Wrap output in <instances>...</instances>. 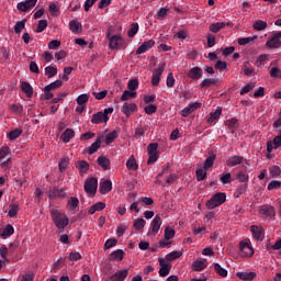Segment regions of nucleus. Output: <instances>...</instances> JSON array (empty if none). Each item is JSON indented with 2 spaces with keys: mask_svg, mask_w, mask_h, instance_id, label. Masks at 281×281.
<instances>
[{
  "mask_svg": "<svg viewBox=\"0 0 281 281\" xmlns=\"http://www.w3.org/2000/svg\"><path fill=\"white\" fill-rule=\"evenodd\" d=\"M50 216L53 220V223L57 229H65L67 225H69V217L67 215L56 209L50 210Z\"/></svg>",
  "mask_w": 281,
  "mask_h": 281,
  "instance_id": "obj_1",
  "label": "nucleus"
},
{
  "mask_svg": "<svg viewBox=\"0 0 281 281\" xmlns=\"http://www.w3.org/2000/svg\"><path fill=\"white\" fill-rule=\"evenodd\" d=\"M227 201V194L217 192L206 202L207 210H214Z\"/></svg>",
  "mask_w": 281,
  "mask_h": 281,
  "instance_id": "obj_2",
  "label": "nucleus"
},
{
  "mask_svg": "<svg viewBox=\"0 0 281 281\" xmlns=\"http://www.w3.org/2000/svg\"><path fill=\"white\" fill-rule=\"evenodd\" d=\"M268 49H278L281 47V31L272 33V35L266 42Z\"/></svg>",
  "mask_w": 281,
  "mask_h": 281,
  "instance_id": "obj_3",
  "label": "nucleus"
},
{
  "mask_svg": "<svg viewBox=\"0 0 281 281\" xmlns=\"http://www.w3.org/2000/svg\"><path fill=\"white\" fill-rule=\"evenodd\" d=\"M157 148H159V145L157 143H151L147 146V153L149 155L148 158V166H153L159 159V151H157Z\"/></svg>",
  "mask_w": 281,
  "mask_h": 281,
  "instance_id": "obj_4",
  "label": "nucleus"
},
{
  "mask_svg": "<svg viewBox=\"0 0 281 281\" xmlns=\"http://www.w3.org/2000/svg\"><path fill=\"white\" fill-rule=\"evenodd\" d=\"M83 190L90 196H95V192H98V178H90L86 180Z\"/></svg>",
  "mask_w": 281,
  "mask_h": 281,
  "instance_id": "obj_5",
  "label": "nucleus"
},
{
  "mask_svg": "<svg viewBox=\"0 0 281 281\" xmlns=\"http://www.w3.org/2000/svg\"><path fill=\"white\" fill-rule=\"evenodd\" d=\"M166 69V64H161L158 68H156L151 76V85L153 87H159V82H161V76Z\"/></svg>",
  "mask_w": 281,
  "mask_h": 281,
  "instance_id": "obj_6",
  "label": "nucleus"
},
{
  "mask_svg": "<svg viewBox=\"0 0 281 281\" xmlns=\"http://www.w3.org/2000/svg\"><path fill=\"white\" fill-rule=\"evenodd\" d=\"M239 250H240V256L243 258H251V256H254V248L249 246V243L247 241L239 243Z\"/></svg>",
  "mask_w": 281,
  "mask_h": 281,
  "instance_id": "obj_7",
  "label": "nucleus"
},
{
  "mask_svg": "<svg viewBox=\"0 0 281 281\" xmlns=\"http://www.w3.org/2000/svg\"><path fill=\"white\" fill-rule=\"evenodd\" d=\"M259 214L263 216V218H273L276 216V209L269 204H265L260 206Z\"/></svg>",
  "mask_w": 281,
  "mask_h": 281,
  "instance_id": "obj_8",
  "label": "nucleus"
},
{
  "mask_svg": "<svg viewBox=\"0 0 281 281\" xmlns=\"http://www.w3.org/2000/svg\"><path fill=\"white\" fill-rule=\"evenodd\" d=\"M158 262L160 265L159 277L166 278V276H170V265L166 262V259L159 258Z\"/></svg>",
  "mask_w": 281,
  "mask_h": 281,
  "instance_id": "obj_9",
  "label": "nucleus"
},
{
  "mask_svg": "<svg viewBox=\"0 0 281 281\" xmlns=\"http://www.w3.org/2000/svg\"><path fill=\"white\" fill-rule=\"evenodd\" d=\"M121 111L124 115H126V117H131L132 113L137 111V104L125 102L123 103Z\"/></svg>",
  "mask_w": 281,
  "mask_h": 281,
  "instance_id": "obj_10",
  "label": "nucleus"
},
{
  "mask_svg": "<svg viewBox=\"0 0 281 281\" xmlns=\"http://www.w3.org/2000/svg\"><path fill=\"white\" fill-rule=\"evenodd\" d=\"M187 76L191 80H200V78H203V69L201 67H193L189 70Z\"/></svg>",
  "mask_w": 281,
  "mask_h": 281,
  "instance_id": "obj_11",
  "label": "nucleus"
},
{
  "mask_svg": "<svg viewBox=\"0 0 281 281\" xmlns=\"http://www.w3.org/2000/svg\"><path fill=\"white\" fill-rule=\"evenodd\" d=\"M153 47H155V41L154 40L146 41L136 49V54L137 55L146 54V52H148V49H153Z\"/></svg>",
  "mask_w": 281,
  "mask_h": 281,
  "instance_id": "obj_12",
  "label": "nucleus"
},
{
  "mask_svg": "<svg viewBox=\"0 0 281 281\" xmlns=\"http://www.w3.org/2000/svg\"><path fill=\"white\" fill-rule=\"evenodd\" d=\"M196 109H201V103L194 102V103L189 104L187 108H184L181 111L182 117H188V115H191V113H194V111H196Z\"/></svg>",
  "mask_w": 281,
  "mask_h": 281,
  "instance_id": "obj_13",
  "label": "nucleus"
},
{
  "mask_svg": "<svg viewBox=\"0 0 281 281\" xmlns=\"http://www.w3.org/2000/svg\"><path fill=\"white\" fill-rule=\"evenodd\" d=\"M159 229H161V216L156 215L151 221V234L157 236V234H159Z\"/></svg>",
  "mask_w": 281,
  "mask_h": 281,
  "instance_id": "obj_14",
  "label": "nucleus"
},
{
  "mask_svg": "<svg viewBox=\"0 0 281 281\" xmlns=\"http://www.w3.org/2000/svg\"><path fill=\"white\" fill-rule=\"evenodd\" d=\"M244 160L245 158L243 156H232L226 160V166L234 168L235 166H240Z\"/></svg>",
  "mask_w": 281,
  "mask_h": 281,
  "instance_id": "obj_15",
  "label": "nucleus"
},
{
  "mask_svg": "<svg viewBox=\"0 0 281 281\" xmlns=\"http://www.w3.org/2000/svg\"><path fill=\"white\" fill-rule=\"evenodd\" d=\"M128 278V270H119L110 277L111 281H124Z\"/></svg>",
  "mask_w": 281,
  "mask_h": 281,
  "instance_id": "obj_16",
  "label": "nucleus"
},
{
  "mask_svg": "<svg viewBox=\"0 0 281 281\" xmlns=\"http://www.w3.org/2000/svg\"><path fill=\"white\" fill-rule=\"evenodd\" d=\"M99 190L102 194H109V192L113 190V182H111V180H104L103 182H100Z\"/></svg>",
  "mask_w": 281,
  "mask_h": 281,
  "instance_id": "obj_17",
  "label": "nucleus"
},
{
  "mask_svg": "<svg viewBox=\"0 0 281 281\" xmlns=\"http://www.w3.org/2000/svg\"><path fill=\"white\" fill-rule=\"evenodd\" d=\"M65 196H67V193L65 192V189L54 188L49 192V199H65Z\"/></svg>",
  "mask_w": 281,
  "mask_h": 281,
  "instance_id": "obj_18",
  "label": "nucleus"
},
{
  "mask_svg": "<svg viewBox=\"0 0 281 281\" xmlns=\"http://www.w3.org/2000/svg\"><path fill=\"white\" fill-rule=\"evenodd\" d=\"M74 137H76V132H74V130H71V128H67L60 135V139H63V142H65V144H69V142H71V139H74Z\"/></svg>",
  "mask_w": 281,
  "mask_h": 281,
  "instance_id": "obj_19",
  "label": "nucleus"
},
{
  "mask_svg": "<svg viewBox=\"0 0 281 281\" xmlns=\"http://www.w3.org/2000/svg\"><path fill=\"white\" fill-rule=\"evenodd\" d=\"M69 30L72 34H80L82 32V23L78 22V20H71L69 22Z\"/></svg>",
  "mask_w": 281,
  "mask_h": 281,
  "instance_id": "obj_20",
  "label": "nucleus"
},
{
  "mask_svg": "<svg viewBox=\"0 0 281 281\" xmlns=\"http://www.w3.org/2000/svg\"><path fill=\"white\" fill-rule=\"evenodd\" d=\"M21 90L26 94V98H32V95H34V88H32V85L27 81L21 83Z\"/></svg>",
  "mask_w": 281,
  "mask_h": 281,
  "instance_id": "obj_21",
  "label": "nucleus"
},
{
  "mask_svg": "<svg viewBox=\"0 0 281 281\" xmlns=\"http://www.w3.org/2000/svg\"><path fill=\"white\" fill-rule=\"evenodd\" d=\"M117 137H120V130H114V131L110 132L105 136V144L108 146H110V144H113L115 142V139H117Z\"/></svg>",
  "mask_w": 281,
  "mask_h": 281,
  "instance_id": "obj_22",
  "label": "nucleus"
},
{
  "mask_svg": "<svg viewBox=\"0 0 281 281\" xmlns=\"http://www.w3.org/2000/svg\"><path fill=\"white\" fill-rule=\"evenodd\" d=\"M109 116H105L103 112H98L92 115L91 122L92 124H102V122H106Z\"/></svg>",
  "mask_w": 281,
  "mask_h": 281,
  "instance_id": "obj_23",
  "label": "nucleus"
},
{
  "mask_svg": "<svg viewBox=\"0 0 281 281\" xmlns=\"http://www.w3.org/2000/svg\"><path fill=\"white\" fill-rule=\"evenodd\" d=\"M109 42H110L109 43L110 49H117V47H120V43H122V36L112 35V37H110Z\"/></svg>",
  "mask_w": 281,
  "mask_h": 281,
  "instance_id": "obj_24",
  "label": "nucleus"
},
{
  "mask_svg": "<svg viewBox=\"0 0 281 281\" xmlns=\"http://www.w3.org/2000/svg\"><path fill=\"white\" fill-rule=\"evenodd\" d=\"M76 168L79 170V175L83 176L89 170V162L86 160H78Z\"/></svg>",
  "mask_w": 281,
  "mask_h": 281,
  "instance_id": "obj_25",
  "label": "nucleus"
},
{
  "mask_svg": "<svg viewBox=\"0 0 281 281\" xmlns=\"http://www.w3.org/2000/svg\"><path fill=\"white\" fill-rule=\"evenodd\" d=\"M21 135H23V130L15 128V130H12L11 132H9L7 134V137H8V139H10V142H14V140L19 139V137H21Z\"/></svg>",
  "mask_w": 281,
  "mask_h": 281,
  "instance_id": "obj_26",
  "label": "nucleus"
},
{
  "mask_svg": "<svg viewBox=\"0 0 281 281\" xmlns=\"http://www.w3.org/2000/svg\"><path fill=\"white\" fill-rule=\"evenodd\" d=\"M256 277H257L256 272H237V278L244 281L256 280Z\"/></svg>",
  "mask_w": 281,
  "mask_h": 281,
  "instance_id": "obj_27",
  "label": "nucleus"
},
{
  "mask_svg": "<svg viewBox=\"0 0 281 281\" xmlns=\"http://www.w3.org/2000/svg\"><path fill=\"white\" fill-rule=\"evenodd\" d=\"M98 165L103 168V170H111V160L104 156L98 158Z\"/></svg>",
  "mask_w": 281,
  "mask_h": 281,
  "instance_id": "obj_28",
  "label": "nucleus"
},
{
  "mask_svg": "<svg viewBox=\"0 0 281 281\" xmlns=\"http://www.w3.org/2000/svg\"><path fill=\"white\" fill-rule=\"evenodd\" d=\"M209 157L204 161V170H210L212 166H214V161L216 160V154H213L212 151L209 153Z\"/></svg>",
  "mask_w": 281,
  "mask_h": 281,
  "instance_id": "obj_29",
  "label": "nucleus"
},
{
  "mask_svg": "<svg viewBox=\"0 0 281 281\" xmlns=\"http://www.w3.org/2000/svg\"><path fill=\"white\" fill-rule=\"evenodd\" d=\"M225 25H227V23H225V22L212 23V24H210L209 30L213 34H218V31L223 30L225 27Z\"/></svg>",
  "mask_w": 281,
  "mask_h": 281,
  "instance_id": "obj_30",
  "label": "nucleus"
},
{
  "mask_svg": "<svg viewBox=\"0 0 281 281\" xmlns=\"http://www.w3.org/2000/svg\"><path fill=\"white\" fill-rule=\"evenodd\" d=\"M213 85H218V79H216V78L204 79L200 83V87H201V89H207V88L212 87Z\"/></svg>",
  "mask_w": 281,
  "mask_h": 281,
  "instance_id": "obj_31",
  "label": "nucleus"
},
{
  "mask_svg": "<svg viewBox=\"0 0 281 281\" xmlns=\"http://www.w3.org/2000/svg\"><path fill=\"white\" fill-rule=\"evenodd\" d=\"M102 146V139L99 137L94 143L88 148V155H93V153H98V149Z\"/></svg>",
  "mask_w": 281,
  "mask_h": 281,
  "instance_id": "obj_32",
  "label": "nucleus"
},
{
  "mask_svg": "<svg viewBox=\"0 0 281 281\" xmlns=\"http://www.w3.org/2000/svg\"><path fill=\"white\" fill-rule=\"evenodd\" d=\"M250 232H251L255 240H262V228H260L256 225H252L250 227Z\"/></svg>",
  "mask_w": 281,
  "mask_h": 281,
  "instance_id": "obj_33",
  "label": "nucleus"
},
{
  "mask_svg": "<svg viewBox=\"0 0 281 281\" xmlns=\"http://www.w3.org/2000/svg\"><path fill=\"white\" fill-rule=\"evenodd\" d=\"M252 27L257 32H262V31H265L266 27H269V24H267V22H265L262 20H257L254 22Z\"/></svg>",
  "mask_w": 281,
  "mask_h": 281,
  "instance_id": "obj_34",
  "label": "nucleus"
},
{
  "mask_svg": "<svg viewBox=\"0 0 281 281\" xmlns=\"http://www.w3.org/2000/svg\"><path fill=\"white\" fill-rule=\"evenodd\" d=\"M126 168L127 170H137L139 166L137 165V160L135 159V156H131L126 161Z\"/></svg>",
  "mask_w": 281,
  "mask_h": 281,
  "instance_id": "obj_35",
  "label": "nucleus"
},
{
  "mask_svg": "<svg viewBox=\"0 0 281 281\" xmlns=\"http://www.w3.org/2000/svg\"><path fill=\"white\" fill-rule=\"evenodd\" d=\"M195 177L198 181H205L207 179V170L204 167L196 169Z\"/></svg>",
  "mask_w": 281,
  "mask_h": 281,
  "instance_id": "obj_36",
  "label": "nucleus"
},
{
  "mask_svg": "<svg viewBox=\"0 0 281 281\" xmlns=\"http://www.w3.org/2000/svg\"><path fill=\"white\" fill-rule=\"evenodd\" d=\"M14 234V226L11 224L7 225L3 231L0 233V236L2 238H9V236H12Z\"/></svg>",
  "mask_w": 281,
  "mask_h": 281,
  "instance_id": "obj_37",
  "label": "nucleus"
},
{
  "mask_svg": "<svg viewBox=\"0 0 281 281\" xmlns=\"http://www.w3.org/2000/svg\"><path fill=\"white\" fill-rule=\"evenodd\" d=\"M221 113H223V109L217 108L215 112H211L210 117L207 119L209 124H212L213 122H216L218 117H221Z\"/></svg>",
  "mask_w": 281,
  "mask_h": 281,
  "instance_id": "obj_38",
  "label": "nucleus"
},
{
  "mask_svg": "<svg viewBox=\"0 0 281 281\" xmlns=\"http://www.w3.org/2000/svg\"><path fill=\"white\" fill-rule=\"evenodd\" d=\"M59 87H63V80H56L49 85H47L45 88H44V91H54L56 89H59Z\"/></svg>",
  "mask_w": 281,
  "mask_h": 281,
  "instance_id": "obj_39",
  "label": "nucleus"
},
{
  "mask_svg": "<svg viewBox=\"0 0 281 281\" xmlns=\"http://www.w3.org/2000/svg\"><path fill=\"white\" fill-rule=\"evenodd\" d=\"M110 260H124V250L117 249L111 252Z\"/></svg>",
  "mask_w": 281,
  "mask_h": 281,
  "instance_id": "obj_40",
  "label": "nucleus"
},
{
  "mask_svg": "<svg viewBox=\"0 0 281 281\" xmlns=\"http://www.w3.org/2000/svg\"><path fill=\"white\" fill-rule=\"evenodd\" d=\"M206 267L207 265H205V262L202 260H195L192 263V271H203Z\"/></svg>",
  "mask_w": 281,
  "mask_h": 281,
  "instance_id": "obj_41",
  "label": "nucleus"
},
{
  "mask_svg": "<svg viewBox=\"0 0 281 281\" xmlns=\"http://www.w3.org/2000/svg\"><path fill=\"white\" fill-rule=\"evenodd\" d=\"M131 98H137V92H133L132 90H125L121 95V102H126V100H131Z\"/></svg>",
  "mask_w": 281,
  "mask_h": 281,
  "instance_id": "obj_42",
  "label": "nucleus"
},
{
  "mask_svg": "<svg viewBox=\"0 0 281 281\" xmlns=\"http://www.w3.org/2000/svg\"><path fill=\"white\" fill-rule=\"evenodd\" d=\"M25 23H27V19H23L15 23V25H14L15 34H21V32H23V30H25Z\"/></svg>",
  "mask_w": 281,
  "mask_h": 281,
  "instance_id": "obj_43",
  "label": "nucleus"
},
{
  "mask_svg": "<svg viewBox=\"0 0 281 281\" xmlns=\"http://www.w3.org/2000/svg\"><path fill=\"white\" fill-rule=\"evenodd\" d=\"M137 32H139V24L132 23L130 30L127 31L128 38H134Z\"/></svg>",
  "mask_w": 281,
  "mask_h": 281,
  "instance_id": "obj_44",
  "label": "nucleus"
},
{
  "mask_svg": "<svg viewBox=\"0 0 281 281\" xmlns=\"http://www.w3.org/2000/svg\"><path fill=\"white\" fill-rule=\"evenodd\" d=\"M181 256H182L181 251L173 250L168 255H166V260L167 262H172V260H177V258H181Z\"/></svg>",
  "mask_w": 281,
  "mask_h": 281,
  "instance_id": "obj_45",
  "label": "nucleus"
},
{
  "mask_svg": "<svg viewBox=\"0 0 281 281\" xmlns=\"http://www.w3.org/2000/svg\"><path fill=\"white\" fill-rule=\"evenodd\" d=\"M145 226H146V220H144L143 217L134 221L133 227L138 232L144 229Z\"/></svg>",
  "mask_w": 281,
  "mask_h": 281,
  "instance_id": "obj_46",
  "label": "nucleus"
},
{
  "mask_svg": "<svg viewBox=\"0 0 281 281\" xmlns=\"http://www.w3.org/2000/svg\"><path fill=\"white\" fill-rule=\"evenodd\" d=\"M58 74V68L53 67V66H47L45 68V76H47V78H54V76H56Z\"/></svg>",
  "mask_w": 281,
  "mask_h": 281,
  "instance_id": "obj_47",
  "label": "nucleus"
},
{
  "mask_svg": "<svg viewBox=\"0 0 281 281\" xmlns=\"http://www.w3.org/2000/svg\"><path fill=\"white\" fill-rule=\"evenodd\" d=\"M175 228H171L170 226H167L165 228V240H172L175 238Z\"/></svg>",
  "mask_w": 281,
  "mask_h": 281,
  "instance_id": "obj_48",
  "label": "nucleus"
},
{
  "mask_svg": "<svg viewBox=\"0 0 281 281\" xmlns=\"http://www.w3.org/2000/svg\"><path fill=\"white\" fill-rule=\"evenodd\" d=\"M258 38V35L252 37H241L237 40L238 45H248V43H254Z\"/></svg>",
  "mask_w": 281,
  "mask_h": 281,
  "instance_id": "obj_49",
  "label": "nucleus"
},
{
  "mask_svg": "<svg viewBox=\"0 0 281 281\" xmlns=\"http://www.w3.org/2000/svg\"><path fill=\"white\" fill-rule=\"evenodd\" d=\"M214 269L217 276H221L222 278H227V270L223 267H221L218 263H214Z\"/></svg>",
  "mask_w": 281,
  "mask_h": 281,
  "instance_id": "obj_50",
  "label": "nucleus"
},
{
  "mask_svg": "<svg viewBox=\"0 0 281 281\" xmlns=\"http://www.w3.org/2000/svg\"><path fill=\"white\" fill-rule=\"evenodd\" d=\"M9 109L12 113H15V115H21V113H23V105L21 104H11Z\"/></svg>",
  "mask_w": 281,
  "mask_h": 281,
  "instance_id": "obj_51",
  "label": "nucleus"
},
{
  "mask_svg": "<svg viewBox=\"0 0 281 281\" xmlns=\"http://www.w3.org/2000/svg\"><path fill=\"white\" fill-rule=\"evenodd\" d=\"M138 87H139V81L137 79H132L127 83L128 90L133 92L137 91Z\"/></svg>",
  "mask_w": 281,
  "mask_h": 281,
  "instance_id": "obj_52",
  "label": "nucleus"
},
{
  "mask_svg": "<svg viewBox=\"0 0 281 281\" xmlns=\"http://www.w3.org/2000/svg\"><path fill=\"white\" fill-rule=\"evenodd\" d=\"M47 29V20H40L36 29V33L41 34V32H45Z\"/></svg>",
  "mask_w": 281,
  "mask_h": 281,
  "instance_id": "obj_53",
  "label": "nucleus"
},
{
  "mask_svg": "<svg viewBox=\"0 0 281 281\" xmlns=\"http://www.w3.org/2000/svg\"><path fill=\"white\" fill-rule=\"evenodd\" d=\"M144 111L147 113V115H153V113H157V105L148 104L144 108Z\"/></svg>",
  "mask_w": 281,
  "mask_h": 281,
  "instance_id": "obj_54",
  "label": "nucleus"
},
{
  "mask_svg": "<svg viewBox=\"0 0 281 281\" xmlns=\"http://www.w3.org/2000/svg\"><path fill=\"white\" fill-rule=\"evenodd\" d=\"M237 180L240 182V183H247L249 181V176L246 175L245 172L243 171H239L237 173Z\"/></svg>",
  "mask_w": 281,
  "mask_h": 281,
  "instance_id": "obj_55",
  "label": "nucleus"
},
{
  "mask_svg": "<svg viewBox=\"0 0 281 281\" xmlns=\"http://www.w3.org/2000/svg\"><path fill=\"white\" fill-rule=\"evenodd\" d=\"M206 41H207V47H214V45H216V36H214V34L212 33L207 34Z\"/></svg>",
  "mask_w": 281,
  "mask_h": 281,
  "instance_id": "obj_56",
  "label": "nucleus"
},
{
  "mask_svg": "<svg viewBox=\"0 0 281 281\" xmlns=\"http://www.w3.org/2000/svg\"><path fill=\"white\" fill-rule=\"evenodd\" d=\"M270 76L271 78H279L281 80V69L278 67H272L270 69Z\"/></svg>",
  "mask_w": 281,
  "mask_h": 281,
  "instance_id": "obj_57",
  "label": "nucleus"
},
{
  "mask_svg": "<svg viewBox=\"0 0 281 281\" xmlns=\"http://www.w3.org/2000/svg\"><path fill=\"white\" fill-rule=\"evenodd\" d=\"M87 102H89V95L88 94H80L78 98H77V104L79 105H85L87 104Z\"/></svg>",
  "mask_w": 281,
  "mask_h": 281,
  "instance_id": "obj_58",
  "label": "nucleus"
},
{
  "mask_svg": "<svg viewBox=\"0 0 281 281\" xmlns=\"http://www.w3.org/2000/svg\"><path fill=\"white\" fill-rule=\"evenodd\" d=\"M269 170H270V177H280L281 175V169L278 166H272L269 168Z\"/></svg>",
  "mask_w": 281,
  "mask_h": 281,
  "instance_id": "obj_59",
  "label": "nucleus"
},
{
  "mask_svg": "<svg viewBox=\"0 0 281 281\" xmlns=\"http://www.w3.org/2000/svg\"><path fill=\"white\" fill-rule=\"evenodd\" d=\"M79 203H80V200H78V198H76V196L70 198V200L68 201V205H69V207H71V210H76V207H78Z\"/></svg>",
  "mask_w": 281,
  "mask_h": 281,
  "instance_id": "obj_60",
  "label": "nucleus"
},
{
  "mask_svg": "<svg viewBox=\"0 0 281 281\" xmlns=\"http://www.w3.org/2000/svg\"><path fill=\"white\" fill-rule=\"evenodd\" d=\"M115 245H117V239L115 238L106 239L104 244V249H111L112 247H115Z\"/></svg>",
  "mask_w": 281,
  "mask_h": 281,
  "instance_id": "obj_61",
  "label": "nucleus"
},
{
  "mask_svg": "<svg viewBox=\"0 0 281 281\" xmlns=\"http://www.w3.org/2000/svg\"><path fill=\"white\" fill-rule=\"evenodd\" d=\"M281 188V182L278 180H272L269 184H268V190H278Z\"/></svg>",
  "mask_w": 281,
  "mask_h": 281,
  "instance_id": "obj_62",
  "label": "nucleus"
},
{
  "mask_svg": "<svg viewBox=\"0 0 281 281\" xmlns=\"http://www.w3.org/2000/svg\"><path fill=\"white\" fill-rule=\"evenodd\" d=\"M167 87L169 89H172V87H175V77L172 76V72H169L167 76Z\"/></svg>",
  "mask_w": 281,
  "mask_h": 281,
  "instance_id": "obj_63",
  "label": "nucleus"
},
{
  "mask_svg": "<svg viewBox=\"0 0 281 281\" xmlns=\"http://www.w3.org/2000/svg\"><path fill=\"white\" fill-rule=\"evenodd\" d=\"M60 47V41L53 40L48 43V49H58Z\"/></svg>",
  "mask_w": 281,
  "mask_h": 281,
  "instance_id": "obj_64",
  "label": "nucleus"
}]
</instances>
